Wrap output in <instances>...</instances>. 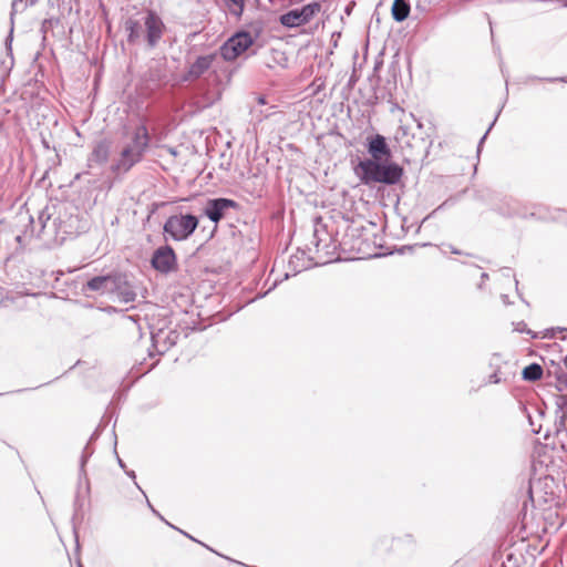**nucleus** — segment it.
I'll return each mask as SVG.
<instances>
[{
  "label": "nucleus",
  "mask_w": 567,
  "mask_h": 567,
  "mask_svg": "<svg viewBox=\"0 0 567 567\" xmlns=\"http://www.w3.org/2000/svg\"><path fill=\"white\" fill-rule=\"evenodd\" d=\"M151 136L144 123L135 126L128 141L122 147L118 157L114 159L110 169L115 175L128 173L136 164L141 163L150 147Z\"/></svg>",
  "instance_id": "obj_1"
},
{
  "label": "nucleus",
  "mask_w": 567,
  "mask_h": 567,
  "mask_svg": "<svg viewBox=\"0 0 567 567\" xmlns=\"http://www.w3.org/2000/svg\"><path fill=\"white\" fill-rule=\"evenodd\" d=\"M354 173L364 185L385 184L395 185L403 176V168L395 162L360 161Z\"/></svg>",
  "instance_id": "obj_2"
},
{
  "label": "nucleus",
  "mask_w": 567,
  "mask_h": 567,
  "mask_svg": "<svg viewBox=\"0 0 567 567\" xmlns=\"http://www.w3.org/2000/svg\"><path fill=\"white\" fill-rule=\"evenodd\" d=\"M198 218L192 214H179L169 216L163 226L166 237L182 241L188 239L198 226Z\"/></svg>",
  "instance_id": "obj_3"
},
{
  "label": "nucleus",
  "mask_w": 567,
  "mask_h": 567,
  "mask_svg": "<svg viewBox=\"0 0 567 567\" xmlns=\"http://www.w3.org/2000/svg\"><path fill=\"white\" fill-rule=\"evenodd\" d=\"M18 219L21 223H28L30 228H27L23 233V237H33V236H40L43 234L48 228L55 235L59 234L58 223L56 219H53L51 221L52 214L50 213V208L47 206L43 208L39 215L37 221L34 218L29 215L28 212L22 213L20 212L18 214Z\"/></svg>",
  "instance_id": "obj_4"
},
{
  "label": "nucleus",
  "mask_w": 567,
  "mask_h": 567,
  "mask_svg": "<svg viewBox=\"0 0 567 567\" xmlns=\"http://www.w3.org/2000/svg\"><path fill=\"white\" fill-rule=\"evenodd\" d=\"M143 39L148 49H154L161 42L166 27L162 18L153 10H147L143 17Z\"/></svg>",
  "instance_id": "obj_5"
},
{
  "label": "nucleus",
  "mask_w": 567,
  "mask_h": 567,
  "mask_svg": "<svg viewBox=\"0 0 567 567\" xmlns=\"http://www.w3.org/2000/svg\"><path fill=\"white\" fill-rule=\"evenodd\" d=\"M254 43L250 33L241 31L234 34L220 47V55L226 61H233Z\"/></svg>",
  "instance_id": "obj_6"
},
{
  "label": "nucleus",
  "mask_w": 567,
  "mask_h": 567,
  "mask_svg": "<svg viewBox=\"0 0 567 567\" xmlns=\"http://www.w3.org/2000/svg\"><path fill=\"white\" fill-rule=\"evenodd\" d=\"M321 9L319 2H311L301 9H293L280 17V23L287 28H297L308 23Z\"/></svg>",
  "instance_id": "obj_7"
},
{
  "label": "nucleus",
  "mask_w": 567,
  "mask_h": 567,
  "mask_svg": "<svg viewBox=\"0 0 567 567\" xmlns=\"http://www.w3.org/2000/svg\"><path fill=\"white\" fill-rule=\"evenodd\" d=\"M152 266L162 274H168L176 267V255L172 247L157 248L152 257Z\"/></svg>",
  "instance_id": "obj_8"
},
{
  "label": "nucleus",
  "mask_w": 567,
  "mask_h": 567,
  "mask_svg": "<svg viewBox=\"0 0 567 567\" xmlns=\"http://www.w3.org/2000/svg\"><path fill=\"white\" fill-rule=\"evenodd\" d=\"M237 207V203L228 198L209 199L204 208L205 215L214 223H218L225 216V212L229 208Z\"/></svg>",
  "instance_id": "obj_9"
},
{
  "label": "nucleus",
  "mask_w": 567,
  "mask_h": 567,
  "mask_svg": "<svg viewBox=\"0 0 567 567\" xmlns=\"http://www.w3.org/2000/svg\"><path fill=\"white\" fill-rule=\"evenodd\" d=\"M368 152L371 158L364 161H388L391 158V150L383 135L375 134L372 137H368Z\"/></svg>",
  "instance_id": "obj_10"
},
{
  "label": "nucleus",
  "mask_w": 567,
  "mask_h": 567,
  "mask_svg": "<svg viewBox=\"0 0 567 567\" xmlns=\"http://www.w3.org/2000/svg\"><path fill=\"white\" fill-rule=\"evenodd\" d=\"M217 53H209L198 56L188 68L187 73L184 75L185 81H193L199 79L206 73L217 59Z\"/></svg>",
  "instance_id": "obj_11"
},
{
  "label": "nucleus",
  "mask_w": 567,
  "mask_h": 567,
  "mask_svg": "<svg viewBox=\"0 0 567 567\" xmlns=\"http://www.w3.org/2000/svg\"><path fill=\"white\" fill-rule=\"evenodd\" d=\"M555 406V433L556 435L565 433L567 436V394L556 395Z\"/></svg>",
  "instance_id": "obj_12"
},
{
  "label": "nucleus",
  "mask_w": 567,
  "mask_h": 567,
  "mask_svg": "<svg viewBox=\"0 0 567 567\" xmlns=\"http://www.w3.org/2000/svg\"><path fill=\"white\" fill-rule=\"evenodd\" d=\"M117 282H120V275L96 276L86 282V289L103 295L113 292Z\"/></svg>",
  "instance_id": "obj_13"
},
{
  "label": "nucleus",
  "mask_w": 567,
  "mask_h": 567,
  "mask_svg": "<svg viewBox=\"0 0 567 567\" xmlns=\"http://www.w3.org/2000/svg\"><path fill=\"white\" fill-rule=\"evenodd\" d=\"M111 147L112 143L107 138L96 142L89 156V163L105 164L110 158Z\"/></svg>",
  "instance_id": "obj_14"
},
{
  "label": "nucleus",
  "mask_w": 567,
  "mask_h": 567,
  "mask_svg": "<svg viewBox=\"0 0 567 567\" xmlns=\"http://www.w3.org/2000/svg\"><path fill=\"white\" fill-rule=\"evenodd\" d=\"M176 338L177 334L173 331H169L165 334L162 330H159L157 333L152 334L153 346L159 353H163L173 347L176 343Z\"/></svg>",
  "instance_id": "obj_15"
},
{
  "label": "nucleus",
  "mask_w": 567,
  "mask_h": 567,
  "mask_svg": "<svg viewBox=\"0 0 567 567\" xmlns=\"http://www.w3.org/2000/svg\"><path fill=\"white\" fill-rule=\"evenodd\" d=\"M127 33V42L130 44H137L143 39L144 25L136 19L128 18L124 24Z\"/></svg>",
  "instance_id": "obj_16"
},
{
  "label": "nucleus",
  "mask_w": 567,
  "mask_h": 567,
  "mask_svg": "<svg viewBox=\"0 0 567 567\" xmlns=\"http://www.w3.org/2000/svg\"><path fill=\"white\" fill-rule=\"evenodd\" d=\"M122 302H133L136 298L134 288L120 275V282H117L115 290H113Z\"/></svg>",
  "instance_id": "obj_17"
},
{
  "label": "nucleus",
  "mask_w": 567,
  "mask_h": 567,
  "mask_svg": "<svg viewBox=\"0 0 567 567\" xmlns=\"http://www.w3.org/2000/svg\"><path fill=\"white\" fill-rule=\"evenodd\" d=\"M411 11L409 0H394L391 8V13L396 22L404 21Z\"/></svg>",
  "instance_id": "obj_18"
},
{
  "label": "nucleus",
  "mask_w": 567,
  "mask_h": 567,
  "mask_svg": "<svg viewBox=\"0 0 567 567\" xmlns=\"http://www.w3.org/2000/svg\"><path fill=\"white\" fill-rule=\"evenodd\" d=\"M543 377V368L538 363H532L524 368L523 379L527 381H537Z\"/></svg>",
  "instance_id": "obj_19"
},
{
  "label": "nucleus",
  "mask_w": 567,
  "mask_h": 567,
  "mask_svg": "<svg viewBox=\"0 0 567 567\" xmlns=\"http://www.w3.org/2000/svg\"><path fill=\"white\" fill-rule=\"evenodd\" d=\"M233 16L240 17L244 12L245 0H224Z\"/></svg>",
  "instance_id": "obj_20"
},
{
  "label": "nucleus",
  "mask_w": 567,
  "mask_h": 567,
  "mask_svg": "<svg viewBox=\"0 0 567 567\" xmlns=\"http://www.w3.org/2000/svg\"><path fill=\"white\" fill-rule=\"evenodd\" d=\"M38 2V0H12L11 4V16L17 12L24 11L28 7L33 6Z\"/></svg>",
  "instance_id": "obj_21"
},
{
  "label": "nucleus",
  "mask_w": 567,
  "mask_h": 567,
  "mask_svg": "<svg viewBox=\"0 0 567 567\" xmlns=\"http://www.w3.org/2000/svg\"><path fill=\"white\" fill-rule=\"evenodd\" d=\"M93 451L90 449L89 444L84 447L81 460H80V466L81 472H84L85 463L87 462L89 457L92 455Z\"/></svg>",
  "instance_id": "obj_22"
},
{
  "label": "nucleus",
  "mask_w": 567,
  "mask_h": 567,
  "mask_svg": "<svg viewBox=\"0 0 567 567\" xmlns=\"http://www.w3.org/2000/svg\"><path fill=\"white\" fill-rule=\"evenodd\" d=\"M556 389L559 392L567 391V374L558 375L556 379Z\"/></svg>",
  "instance_id": "obj_23"
},
{
  "label": "nucleus",
  "mask_w": 567,
  "mask_h": 567,
  "mask_svg": "<svg viewBox=\"0 0 567 567\" xmlns=\"http://www.w3.org/2000/svg\"><path fill=\"white\" fill-rule=\"evenodd\" d=\"M311 86L315 87L313 93H318L323 89L324 81L321 78H316L311 83Z\"/></svg>",
  "instance_id": "obj_24"
},
{
  "label": "nucleus",
  "mask_w": 567,
  "mask_h": 567,
  "mask_svg": "<svg viewBox=\"0 0 567 567\" xmlns=\"http://www.w3.org/2000/svg\"><path fill=\"white\" fill-rule=\"evenodd\" d=\"M312 243L315 244L317 251H319L320 250V246L323 243V240L321 238H319V230L318 229H316L315 233H313V241Z\"/></svg>",
  "instance_id": "obj_25"
},
{
  "label": "nucleus",
  "mask_w": 567,
  "mask_h": 567,
  "mask_svg": "<svg viewBox=\"0 0 567 567\" xmlns=\"http://www.w3.org/2000/svg\"><path fill=\"white\" fill-rule=\"evenodd\" d=\"M526 324L524 322H518L515 330L519 331V332H527V333H532L530 330H526Z\"/></svg>",
  "instance_id": "obj_26"
},
{
  "label": "nucleus",
  "mask_w": 567,
  "mask_h": 567,
  "mask_svg": "<svg viewBox=\"0 0 567 567\" xmlns=\"http://www.w3.org/2000/svg\"><path fill=\"white\" fill-rule=\"evenodd\" d=\"M496 120H497V116L494 118V121H493V122H492V124L489 125V127H488V130L486 131L485 135H484V136H482V138H481V143H480V144H482V143L484 142V140L486 138V135H487V134H488V132L491 131L492 126L495 124Z\"/></svg>",
  "instance_id": "obj_27"
},
{
  "label": "nucleus",
  "mask_w": 567,
  "mask_h": 567,
  "mask_svg": "<svg viewBox=\"0 0 567 567\" xmlns=\"http://www.w3.org/2000/svg\"><path fill=\"white\" fill-rule=\"evenodd\" d=\"M147 504H148L150 508L152 509V512H153L155 515H157L161 519H163V517L159 515V513H158L156 509H154V507L151 505V503H150L148 501H147Z\"/></svg>",
  "instance_id": "obj_28"
},
{
  "label": "nucleus",
  "mask_w": 567,
  "mask_h": 567,
  "mask_svg": "<svg viewBox=\"0 0 567 567\" xmlns=\"http://www.w3.org/2000/svg\"><path fill=\"white\" fill-rule=\"evenodd\" d=\"M502 300L505 305H508L509 303V300H508V296L507 295H502Z\"/></svg>",
  "instance_id": "obj_29"
},
{
  "label": "nucleus",
  "mask_w": 567,
  "mask_h": 567,
  "mask_svg": "<svg viewBox=\"0 0 567 567\" xmlns=\"http://www.w3.org/2000/svg\"><path fill=\"white\" fill-rule=\"evenodd\" d=\"M546 81H549V82H555V81H564V79H558V78H549V79H546Z\"/></svg>",
  "instance_id": "obj_30"
},
{
  "label": "nucleus",
  "mask_w": 567,
  "mask_h": 567,
  "mask_svg": "<svg viewBox=\"0 0 567 567\" xmlns=\"http://www.w3.org/2000/svg\"><path fill=\"white\" fill-rule=\"evenodd\" d=\"M258 102H259L260 104H265V97H259V99H258Z\"/></svg>",
  "instance_id": "obj_31"
},
{
  "label": "nucleus",
  "mask_w": 567,
  "mask_h": 567,
  "mask_svg": "<svg viewBox=\"0 0 567 567\" xmlns=\"http://www.w3.org/2000/svg\"><path fill=\"white\" fill-rule=\"evenodd\" d=\"M127 474H128V476H131L132 478H135V473H134L133 471H132V472H130V473H127Z\"/></svg>",
  "instance_id": "obj_32"
},
{
  "label": "nucleus",
  "mask_w": 567,
  "mask_h": 567,
  "mask_svg": "<svg viewBox=\"0 0 567 567\" xmlns=\"http://www.w3.org/2000/svg\"><path fill=\"white\" fill-rule=\"evenodd\" d=\"M118 464H120L121 467H124V463H123V461L121 458H118Z\"/></svg>",
  "instance_id": "obj_33"
},
{
  "label": "nucleus",
  "mask_w": 567,
  "mask_h": 567,
  "mask_svg": "<svg viewBox=\"0 0 567 567\" xmlns=\"http://www.w3.org/2000/svg\"><path fill=\"white\" fill-rule=\"evenodd\" d=\"M452 252H453V254H460V251H458V250H456L455 248H452Z\"/></svg>",
  "instance_id": "obj_34"
},
{
  "label": "nucleus",
  "mask_w": 567,
  "mask_h": 567,
  "mask_svg": "<svg viewBox=\"0 0 567 567\" xmlns=\"http://www.w3.org/2000/svg\"><path fill=\"white\" fill-rule=\"evenodd\" d=\"M21 237H22L21 235H18V236H17V240H18V241H21Z\"/></svg>",
  "instance_id": "obj_35"
},
{
  "label": "nucleus",
  "mask_w": 567,
  "mask_h": 567,
  "mask_svg": "<svg viewBox=\"0 0 567 567\" xmlns=\"http://www.w3.org/2000/svg\"><path fill=\"white\" fill-rule=\"evenodd\" d=\"M559 331H567L566 328H557Z\"/></svg>",
  "instance_id": "obj_36"
},
{
  "label": "nucleus",
  "mask_w": 567,
  "mask_h": 567,
  "mask_svg": "<svg viewBox=\"0 0 567 567\" xmlns=\"http://www.w3.org/2000/svg\"><path fill=\"white\" fill-rule=\"evenodd\" d=\"M482 277H483V279H486L487 278V274H483Z\"/></svg>",
  "instance_id": "obj_37"
}]
</instances>
